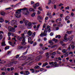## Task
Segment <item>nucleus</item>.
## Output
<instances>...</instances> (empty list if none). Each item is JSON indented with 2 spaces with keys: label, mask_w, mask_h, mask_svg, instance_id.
<instances>
[{
  "label": "nucleus",
  "mask_w": 75,
  "mask_h": 75,
  "mask_svg": "<svg viewBox=\"0 0 75 75\" xmlns=\"http://www.w3.org/2000/svg\"><path fill=\"white\" fill-rule=\"evenodd\" d=\"M35 15V13H33L32 14H31V16L32 17H34V16Z\"/></svg>",
  "instance_id": "obj_40"
},
{
  "label": "nucleus",
  "mask_w": 75,
  "mask_h": 75,
  "mask_svg": "<svg viewBox=\"0 0 75 75\" xmlns=\"http://www.w3.org/2000/svg\"><path fill=\"white\" fill-rule=\"evenodd\" d=\"M9 44H10V45H11L13 47H14V45H14V44H16V42H14V43H12L11 42H9Z\"/></svg>",
  "instance_id": "obj_15"
},
{
  "label": "nucleus",
  "mask_w": 75,
  "mask_h": 75,
  "mask_svg": "<svg viewBox=\"0 0 75 75\" xmlns=\"http://www.w3.org/2000/svg\"><path fill=\"white\" fill-rule=\"evenodd\" d=\"M61 38V36L59 35H56V36L55 37V38Z\"/></svg>",
  "instance_id": "obj_29"
},
{
  "label": "nucleus",
  "mask_w": 75,
  "mask_h": 75,
  "mask_svg": "<svg viewBox=\"0 0 75 75\" xmlns=\"http://www.w3.org/2000/svg\"><path fill=\"white\" fill-rule=\"evenodd\" d=\"M8 29L9 30V32H12L14 33L16 31V30L15 29L11 26H9L8 27Z\"/></svg>",
  "instance_id": "obj_5"
},
{
  "label": "nucleus",
  "mask_w": 75,
  "mask_h": 75,
  "mask_svg": "<svg viewBox=\"0 0 75 75\" xmlns=\"http://www.w3.org/2000/svg\"><path fill=\"white\" fill-rule=\"evenodd\" d=\"M22 38L23 39V40H22V41L23 42H21V44L22 45H25V36L24 35V34L23 33L21 34Z\"/></svg>",
  "instance_id": "obj_3"
},
{
  "label": "nucleus",
  "mask_w": 75,
  "mask_h": 75,
  "mask_svg": "<svg viewBox=\"0 0 75 75\" xmlns=\"http://www.w3.org/2000/svg\"><path fill=\"white\" fill-rule=\"evenodd\" d=\"M10 9H11V7H9L6 9V10H10Z\"/></svg>",
  "instance_id": "obj_62"
},
{
  "label": "nucleus",
  "mask_w": 75,
  "mask_h": 75,
  "mask_svg": "<svg viewBox=\"0 0 75 75\" xmlns=\"http://www.w3.org/2000/svg\"><path fill=\"white\" fill-rule=\"evenodd\" d=\"M28 50V49H27V50L25 52L23 53V55H25V54H27V53Z\"/></svg>",
  "instance_id": "obj_38"
},
{
  "label": "nucleus",
  "mask_w": 75,
  "mask_h": 75,
  "mask_svg": "<svg viewBox=\"0 0 75 75\" xmlns=\"http://www.w3.org/2000/svg\"><path fill=\"white\" fill-rule=\"evenodd\" d=\"M61 45H62L63 47H65L66 46V45L67 44H66L65 43H64L63 44H61Z\"/></svg>",
  "instance_id": "obj_41"
},
{
  "label": "nucleus",
  "mask_w": 75,
  "mask_h": 75,
  "mask_svg": "<svg viewBox=\"0 0 75 75\" xmlns=\"http://www.w3.org/2000/svg\"><path fill=\"white\" fill-rule=\"evenodd\" d=\"M50 27L49 25L47 26V29L45 28L43 32H43H42L40 34V37H43V35L46 36V35H47V32L48 31V28H49Z\"/></svg>",
  "instance_id": "obj_2"
},
{
  "label": "nucleus",
  "mask_w": 75,
  "mask_h": 75,
  "mask_svg": "<svg viewBox=\"0 0 75 75\" xmlns=\"http://www.w3.org/2000/svg\"><path fill=\"white\" fill-rule=\"evenodd\" d=\"M1 44H2L1 46H5V45H6V44H5V42H2Z\"/></svg>",
  "instance_id": "obj_35"
},
{
  "label": "nucleus",
  "mask_w": 75,
  "mask_h": 75,
  "mask_svg": "<svg viewBox=\"0 0 75 75\" xmlns=\"http://www.w3.org/2000/svg\"><path fill=\"white\" fill-rule=\"evenodd\" d=\"M32 34L33 33H32V32H31V31L30 30H29L28 32V34L29 36H31V35H32Z\"/></svg>",
  "instance_id": "obj_13"
},
{
  "label": "nucleus",
  "mask_w": 75,
  "mask_h": 75,
  "mask_svg": "<svg viewBox=\"0 0 75 75\" xmlns=\"http://www.w3.org/2000/svg\"><path fill=\"white\" fill-rule=\"evenodd\" d=\"M17 22V21L15 20V19H14L12 20L11 22V25H15V24H16V22Z\"/></svg>",
  "instance_id": "obj_7"
},
{
  "label": "nucleus",
  "mask_w": 75,
  "mask_h": 75,
  "mask_svg": "<svg viewBox=\"0 0 75 75\" xmlns=\"http://www.w3.org/2000/svg\"><path fill=\"white\" fill-rule=\"evenodd\" d=\"M67 51V50L65 49H63L62 50V52L63 53H65Z\"/></svg>",
  "instance_id": "obj_27"
},
{
  "label": "nucleus",
  "mask_w": 75,
  "mask_h": 75,
  "mask_svg": "<svg viewBox=\"0 0 75 75\" xmlns=\"http://www.w3.org/2000/svg\"><path fill=\"white\" fill-rule=\"evenodd\" d=\"M28 42H31V41H32V39H31V38H28Z\"/></svg>",
  "instance_id": "obj_28"
},
{
  "label": "nucleus",
  "mask_w": 75,
  "mask_h": 75,
  "mask_svg": "<svg viewBox=\"0 0 75 75\" xmlns=\"http://www.w3.org/2000/svg\"><path fill=\"white\" fill-rule=\"evenodd\" d=\"M31 4H34V2L33 1H31Z\"/></svg>",
  "instance_id": "obj_63"
},
{
  "label": "nucleus",
  "mask_w": 75,
  "mask_h": 75,
  "mask_svg": "<svg viewBox=\"0 0 75 75\" xmlns=\"http://www.w3.org/2000/svg\"><path fill=\"white\" fill-rule=\"evenodd\" d=\"M1 16H5V12H2L1 13Z\"/></svg>",
  "instance_id": "obj_25"
},
{
  "label": "nucleus",
  "mask_w": 75,
  "mask_h": 75,
  "mask_svg": "<svg viewBox=\"0 0 75 75\" xmlns=\"http://www.w3.org/2000/svg\"><path fill=\"white\" fill-rule=\"evenodd\" d=\"M68 50H71V47L70 46H69L68 48Z\"/></svg>",
  "instance_id": "obj_61"
},
{
  "label": "nucleus",
  "mask_w": 75,
  "mask_h": 75,
  "mask_svg": "<svg viewBox=\"0 0 75 75\" xmlns=\"http://www.w3.org/2000/svg\"><path fill=\"white\" fill-rule=\"evenodd\" d=\"M17 62H18L16 61H13L12 63V64H17Z\"/></svg>",
  "instance_id": "obj_31"
},
{
  "label": "nucleus",
  "mask_w": 75,
  "mask_h": 75,
  "mask_svg": "<svg viewBox=\"0 0 75 75\" xmlns=\"http://www.w3.org/2000/svg\"><path fill=\"white\" fill-rule=\"evenodd\" d=\"M63 5H64V4H60L59 5V6H63Z\"/></svg>",
  "instance_id": "obj_59"
},
{
  "label": "nucleus",
  "mask_w": 75,
  "mask_h": 75,
  "mask_svg": "<svg viewBox=\"0 0 75 75\" xmlns=\"http://www.w3.org/2000/svg\"><path fill=\"white\" fill-rule=\"evenodd\" d=\"M36 44H37V42H34L33 44V46H35V45H36Z\"/></svg>",
  "instance_id": "obj_55"
},
{
  "label": "nucleus",
  "mask_w": 75,
  "mask_h": 75,
  "mask_svg": "<svg viewBox=\"0 0 75 75\" xmlns=\"http://www.w3.org/2000/svg\"><path fill=\"white\" fill-rule=\"evenodd\" d=\"M6 69L5 68H3L1 69V70L2 71H5L6 70Z\"/></svg>",
  "instance_id": "obj_49"
},
{
  "label": "nucleus",
  "mask_w": 75,
  "mask_h": 75,
  "mask_svg": "<svg viewBox=\"0 0 75 75\" xmlns=\"http://www.w3.org/2000/svg\"><path fill=\"white\" fill-rule=\"evenodd\" d=\"M23 48V47L21 46H19L17 50H21V49H22Z\"/></svg>",
  "instance_id": "obj_19"
},
{
  "label": "nucleus",
  "mask_w": 75,
  "mask_h": 75,
  "mask_svg": "<svg viewBox=\"0 0 75 75\" xmlns=\"http://www.w3.org/2000/svg\"><path fill=\"white\" fill-rule=\"evenodd\" d=\"M42 16H39L38 17L37 19L38 20H42Z\"/></svg>",
  "instance_id": "obj_11"
},
{
  "label": "nucleus",
  "mask_w": 75,
  "mask_h": 75,
  "mask_svg": "<svg viewBox=\"0 0 75 75\" xmlns=\"http://www.w3.org/2000/svg\"><path fill=\"white\" fill-rule=\"evenodd\" d=\"M49 44H51L50 45H53V44H54V43L52 41V40L49 41Z\"/></svg>",
  "instance_id": "obj_22"
},
{
  "label": "nucleus",
  "mask_w": 75,
  "mask_h": 75,
  "mask_svg": "<svg viewBox=\"0 0 75 75\" xmlns=\"http://www.w3.org/2000/svg\"><path fill=\"white\" fill-rule=\"evenodd\" d=\"M59 64H55V65L53 67H58Z\"/></svg>",
  "instance_id": "obj_33"
},
{
  "label": "nucleus",
  "mask_w": 75,
  "mask_h": 75,
  "mask_svg": "<svg viewBox=\"0 0 75 75\" xmlns=\"http://www.w3.org/2000/svg\"><path fill=\"white\" fill-rule=\"evenodd\" d=\"M65 9L66 10H68V9H69V6H67L65 8Z\"/></svg>",
  "instance_id": "obj_53"
},
{
  "label": "nucleus",
  "mask_w": 75,
  "mask_h": 75,
  "mask_svg": "<svg viewBox=\"0 0 75 75\" xmlns=\"http://www.w3.org/2000/svg\"><path fill=\"white\" fill-rule=\"evenodd\" d=\"M19 57V55H17L16 56V58H18Z\"/></svg>",
  "instance_id": "obj_57"
},
{
  "label": "nucleus",
  "mask_w": 75,
  "mask_h": 75,
  "mask_svg": "<svg viewBox=\"0 0 75 75\" xmlns=\"http://www.w3.org/2000/svg\"><path fill=\"white\" fill-rule=\"evenodd\" d=\"M72 40V38L71 37H69L68 38V40L69 41H71Z\"/></svg>",
  "instance_id": "obj_32"
},
{
  "label": "nucleus",
  "mask_w": 75,
  "mask_h": 75,
  "mask_svg": "<svg viewBox=\"0 0 75 75\" xmlns=\"http://www.w3.org/2000/svg\"><path fill=\"white\" fill-rule=\"evenodd\" d=\"M28 26L29 27L31 28H32V23L31 22H29L28 24Z\"/></svg>",
  "instance_id": "obj_14"
},
{
  "label": "nucleus",
  "mask_w": 75,
  "mask_h": 75,
  "mask_svg": "<svg viewBox=\"0 0 75 75\" xmlns=\"http://www.w3.org/2000/svg\"><path fill=\"white\" fill-rule=\"evenodd\" d=\"M66 36H67V35H65L64 37V40L63 41L64 42H66V41H68V38H67Z\"/></svg>",
  "instance_id": "obj_10"
},
{
  "label": "nucleus",
  "mask_w": 75,
  "mask_h": 75,
  "mask_svg": "<svg viewBox=\"0 0 75 75\" xmlns=\"http://www.w3.org/2000/svg\"><path fill=\"white\" fill-rule=\"evenodd\" d=\"M4 33L3 32V31H0V40L3 38V35H2V34H3Z\"/></svg>",
  "instance_id": "obj_9"
},
{
  "label": "nucleus",
  "mask_w": 75,
  "mask_h": 75,
  "mask_svg": "<svg viewBox=\"0 0 75 75\" xmlns=\"http://www.w3.org/2000/svg\"><path fill=\"white\" fill-rule=\"evenodd\" d=\"M38 9L39 10H40V11H42V9H41V7H39L38 8Z\"/></svg>",
  "instance_id": "obj_48"
},
{
  "label": "nucleus",
  "mask_w": 75,
  "mask_h": 75,
  "mask_svg": "<svg viewBox=\"0 0 75 75\" xmlns=\"http://www.w3.org/2000/svg\"><path fill=\"white\" fill-rule=\"evenodd\" d=\"M23 23H25V25H26V24H27V23H28V22H29V21H28V20H26L25 19H23Z\"/></svg>",
  "instance_id": "obj_12"
},
{
  "label": "nucleus",
  "mask_w": 75,
  "mask_h": 75,
  "mask_svg": "<svg viewBox=\"0 0 75 75\" xmlns=\"http://www.w3.org/2000/svg\"><path fill=\"white\" fill-rule=\"evenodd\" d=\"M50 35L51 36H52V35H54V33L52 32H51L50 34Z\"/></svg>",
  "instance_id": "obj_52"
},
{
  "label": "nucleus",
  "mask_w": 75,
  "mask_h": 75,
  "mask_svg": "<svg viewBox=\"0 0 75 75\" xmlns=\"http://www.w3.org/2000/svg\"><path fill=\"white\" fill-rule=\"evenodd\" d=\"M49 12H48L47 13V16L49 17L50 18H52V16L51 15V13H49Z\"/></svg>",
  "instance_id": "obj_17"
},
{
  "label": "nucleus",
  "mask_w": 75,
  "mask_h": 75,
  "mask_svg": "<svg viewBox=\"0 0 75 75\" xmlns=\"http://www.w3.org/2000/svg\"><path fill=\"white\" fill-rule=\"evenodd\" d=\"M39 4L38 3H37L36 4H34L33 5V7L34 8V9H36L37 7L39 6Z\"/></svg>",
  "instance_id": "obj_6"
},
{
  "label": "nucleus",
  "mask_w": 75,
  "mask_h": 75,
  "mask_svg": "<svg viewBox=\"0 0 75 75\" xmlns=\"http://www.w3.org/2000/svg\"><path fill=\"white\" fill-rule=\"evenodd\" d=\"M20 11H18L16 12V13L15 14V16H16L17 18H20L21 17V13H20Z\"/></svg>",
  "instance_id": "obj_4"
},
{
  "label": "nucleus",
  "mask_w": 75,
  "mask_h": 75,
  "mask_svg": "<svg viewBox=\"0 0 75 75\" xmlns=\"http://www.w3.org/2000/svg\"><path fill=\"white\" fill-rule=\"evenodd\" d=\"M51 3V0H49V2L48 3V5H50Z\"/></svg>",
  "instance_id": "obj_44"
},
{
  "label": "nucleus",
  "mask_w": 75,
  "mask_h": 75,
  "mask_svg": "<svg viewBox=\"0 0 75 75\" xmlns=\"http://www.w3.org/2000/svg\"><path fill=\"white\" fill-rule=\"evenodd\" d=\"M29 11H33V12H34L35 11H34V9L32 8H30L29 9Z\"/></svg>",
  "instance_id": "obj_30"
},
{
  "label": "nucleus",
  "mask_w": 75,
  "mask_h": 75,
  "mask_svg": "<svg viewBox=\"0 0 75 75\" xmlns=\"http://www.w3.org/2000/svg\"><path fill=\"white\" fill-rule=\"evenodd\" d=\"M56 46H57L56 45H53L52 46V47H51V48H54V47H56Z\"/></svg>",
  "instance_id": "obj_43"
},
{
  "label": "nucleus",
  "mask_w": 75,
  "mask_h": 75,
  "mask_svg": "<svg viewBox=\"0 0 75 75\" xmlns=\"http://www.w3.org/2000/svg\"><path fill=\"white\" fill-rule=\"evenodd\" d=\"M40 13H41V12L40 11H38V14L39 15V14H40Z\"/></svg>",
  "instance_id": "obj_54"
},
{
  "label": "nucleus",
  "mask_w": 75,
  "mask_h": 75,
  "mask_svg": "<svg viewBox=\"0 0 75 75\" xmlns=\"http://www.w3.org/2000/svg\"><path fill=\"white\" fill-rule=\"evenodd\" d=\"M47 68H50V66H46Z\"/></svg>",
  "instance_id": "obj_64"
},
{
  "label": "nucleus",
  "mask_w": 75,
  "mask_h": 75,
  "mask_svg": "<svg viewBox=\"0 0 75 75\" xmlns=\"http://www.w3.org/2000/svg\"><path fill=\"white\" fill-rule=\"evenodd\" d=\"M48 48L46 47H43V50H48Z\"/></svg>",
  "instance_id": "obj_42"
},
{
  "label": "nucleus",
  "mask_w": 75,
  "mask_h": 75,
  "mask_svg": "<svg viewBox=\"0 0 75 75\" xmlns=\"http://www.w3.org/2000/svg\"><path fill=\"white\" fill-rule=\"evenodd\" d=\"M69 19V17L68 18H65V20L67 21V20H68Z\"/></svg>",
  "instance_id": "obj_51"
},
{
  "label": "nucleus",
  "mask_w": 75,
  "mask_h": 75,
  "mask_svg": "<svg viewBox=\"0 0 75 75\" xmlns=\"http://www.w3.org/2000/svg\"><path fill=\"white\" fill-rule=\"evenodd\" d=\"M21 10L22 11L23 14H25V15H28L29 14V12L28 11L27 8H25L18 9L16 10V11H19V13H21V12H22Z\"/></svg>",
  "instance_id": "obj_1"
},
{
  "label": "nucleus",
  "mask_w": 75,
  "mask_h": 75,
  "mask_svg": "<svg viewBox=\"0 0 75 75\" xmlns=\"http://www.w3.org/2000/svg\"><path fill=\"white\" fill-rule=\"evenodd\" d=\"M40 66L37 65L36 66L34 67V69H39L40 68Z\"/></svg>",
  "instance_id": "obj_23"
},
{
  "label": "nucleus",
  "mask_w": 75,
  "mask_h": 75,
  "mask_svg": "<svg viewBox=\"0 0 75 75\" xmlns=\"http://www.w3.org/2000/svg\"><path fill=\"white\" fill-rule=\"evenodd\" d=\"M35 32H34L33 34V35H32V37H35Z\"/></svg>",
  "instance_id": "obj_37"
},
{
  "label": "nucleus",
  "mask_w": 75,
  "mask_h": 75,
  "mask_svg": "<svg viewBox=\"0 0 75 75\" xmlns=\"http://www.w3.org/2000/svg\"><path fill=\"white\" fill-rule=\"evenodd\" d=\"M67 34H70L72 33V31H67Z\"/></svg>",
  "instance_id": "obj_36"
},
{
  "label": "nucleus",
  "mask_w": 75,
  "mask_h": 75,
  "mask_svg": "<svg viewBox=\"0 0 75 75\" xmlns=\"http://www.w3.org/2000/svg\"><path fill=\"white\" fill-rule=\"evenodd\" d=\"M54 8H55V9L56 8H57V6H56V5H54Z\"/></svg>",
  "instance_id": "obj_58"
},
{
  "label": "nucleus",
  "mask_w": 75,
  "mask_h": 75,
  "mask_svg": "<svg viewBox=\"0 0 75 75\" xmlns=\"http://www.w3.org/2000/svg\"><path fill=\"white\" fill-rule=\"evenodd\" d=\"M9 48H10V47L9 46H7L5 48V50H8V49H9Z\"/></svg>",
  "instance_id": "obj_34"
},
{
  "label": "nucleus",
  "mask_w": 75,
  "mask_h": 75,
  "mask_svg": "<svg viewBox=\"0 0 75 75\" xmlns=\"http://www.w3.org/2000/svg\"><path fill=\"white\" fill-rule=\"evenodd\" d=\"M8 37H10L11 35V33L10 32L8 33Z\"/></svg>",
  "instance_id": "obj_50"
},
{
  "label": "nucleus",
  "mask_w": 75,
  "mask_h": 75,
  "mask_svg": "<svg viewBox=\"0 0 75 75\" xmlns=\"http://www.w3.org/2000/svg\"><path fill=\"white\" fill-rule=\"evenodd\" d=\"M47 58H49L50 56H49V54L48 53H46L45 54Z\"/></svg>",
  "instance_id": "obj_24"
},
{
  "label": "nucleus",
  "mask_w": 75,
  "mask_h": 75,
  "mask_svg": "<svg viewBox=\"0 0 75 75\" xmlns=\"http://www.w3.org/2000/svg\"><path fill=\"white\" fill-rule=\"evenodd\" d=\"M40 25H39L37 26V27L36 28H37V29L35 31L37 30H38V28H39V27H40Z\"/></svg>",
  "instance_id": "obj_39"
},
{
  "label": "nucleus",
  "mask_w": 75,
  "mask_h": 75,
  "mask_svg": "<svg viewBox=\"0 0 75 75\" xmlns=\"http://www.w3.org/2000/svg\"><path fill=\"white\" fill-rule=\"evenodd\" d=\"M19 58H21V59H25V56H22L19 57Z\"/></svg>",
  "instance_id": "obj_16"
},
{
  "label": "nucleus",
  "mask_w": 75,
  "mask_h": 75,
  "mask_svg": "<svg viewBox=\"0 0 75 75\" xmlns=\"http://www.w3.org/2000/svg\"><path fill=\"white\" fill-rule=\"evenodd\" d=\"M57 20L59 21H61V18H59L57 19Z\"/></svg>",
  "instance_id": "obj_56"
},
{
  "label": "nucleus",
  "mask_w": 75,
  "mask_h": 75,
  "mask_svg": "<svg viewBox=\"0 0 75 75\" xmlns=\"http://www.w3.org/2000/svg\"><path fill=\"white\" fill-rule=\"evenodd\" d=\"M25 71L26 74H25V75H28L30 74V72H29L28 71Z\"/></svg>",
  "instance_id": "obj_21"
},
{
  "label": "nucleus",
  "mask_w": 75,
  "mask_h": 75,
  "mask_svg": "<svg viewBox=\"0 0 75 75\" xmlns=\"http://www.w3.org/2000/svg\"><path fill=\"white\" fill-rule=\"evenodd\" d=\"M52 41H54L55 42H57L58 41V40L57 39H55V38H54L52 40Z\"/></svg>",
  "instance_id": "obj_20"
},
{
  "label": "nucleus",
  "mask_w": 75,
  "mask_h": 75,
  "mask_svg": "<svg viewBox=\"0 0 75 75\" xmlns=\"http://www.w3.org/2000/svg\"><path fill=\"white\" fill-rule=\"evenodd\" d=\"M71 48L72 49H74V48H75V46L74 45H72L71 46Z\"/></svg>",
  "instance_id": "obj_46"
},
{
  "label": "nucleus",
  "mask_w": 75,
  "mask_h": 75,
  "mask_svg": "<svg viewBox=\"0 0 75 75\" xmlns=\"http://www.w3.org/2000/svg\"><path fill=\"white\" fill-rule=\"evenodd\" d=\"M42 56L41 55H40L39 56H38L36 58V59L37 61H40L41 58H42Z\"/></svg>",
  "instance_id": "obj_8"
},
{
  "label": "nucleus",
  "mask_w": 75,
  "mask_h": 75,
  "mask_svg": "<svg viewBox=\"0 0 75 75\" xmlns=\"http://www.w3.org/2000/svg\"><path fill=\"white\" fill-rule=\"evenodd\" d=\"M4 21V19L3 18L1 17L0 18V22L1 23H3Z\"/></svg>",
  "instance_id": "obj_18"
},
{
  "label": "nucleus",
  "mask_w": 75,
  "mask_h": 75,
  "mask_svg": "<svg viewBox=\"0 0 75 75\" xmlns=\"http://www.w3.org/2000/svg\"><path fill=\"white\" fill-rule=\"evenodd\" d=\"M5 38H4L2 40V42H5Z\"/></svg>",
  "instance_id": "obj_60"
},
{
  "label": "nucleus",
  "mask_w": 75,
  "mask_h": 75,
  "mask_svg": "<svg viewBox=\"0 0 75 75\" xmlns=\"http://www.w3.org/2000/svg\"><path fill=\"white\" fill-rule=\"evenodd\" d=\"M55 54H56V52H54L52 54V55H55Z\"/></svg>",
  "instance_id": "obj_45"
},
{
  "label": "nucleus",
  "mask_w": 75,
  "mask_h": 75,
  "mask_svg": "<svg viewBox=\"0 0 75 75\" xmlns=\"http://www.w3.org/2000/svg\"><path fill=\"white\" fill-rule=\"evenodd\" d=\"M48 65V63L46 62L45 64H44L42 66V67H45L46 65Z\"/></svg>",
  "instance_id": "obj_26"
},
{
  "label": "nucleus",
  "mask_w": 75,
  "mask_h": 75,
  "mask_svg": "<svg viewBox=\"0 0 75 75\" xmlns=\"http://www.w3.org/2000/svg\"><path fill=\"white\" fill-rule=\"evenodd\" d=\"M22 38H22V37H20L18 38V40L20 41H21V40H22Z\"/></svg>",
  "instance_id": "obj_47"
}]
</instances>
